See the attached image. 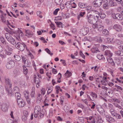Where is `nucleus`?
Wrapping results in <instances>:
<instances>
[{
	"instance_id": "1",
	"label": "nucleus",
	"mask_w": 123,
	"mask_h": 123,
	"mask_svg": "<svg viewBox=\"0 0 123 123\" xmlns=\"http://www.w3.org/2000/svg\"><path fill=\"white\" fill-rule=\"evenodd\" d=\"M87 17L88 18V22L92 24H94L97 22V20L95 18V15H92V14H90V13H88L87 14Z\"/></svg>"
},
{
	"instance_id": "2",
	"label": "nucleus",
	"mask_w": 123,
	"mask_h": 123,
	"mask_svg": "<svg viewBox=\"0 0 123 123\" xmlns=\"http://www.w3.org/2000/svg\"><path fill=\"white\" fill-rule=\"evenodd\" d=\"M25 44L24 43H21L20 42H18L15 45V47L21 51H23L25 48Z\"/></svg>"
},
{
	"instance_id": "3",
	"label": "nucleus",
	"mask_w": 123,
	"mask_h": 123,
	"mask_svg": "<svg viewBox=\"0 0 123 123\" xmlns=\"http://www.w3.org/2000/svg\"><path fill=\"white\" fill-rule=\"evenodd\" d=\"M15 65V63L13 60H11L8 62L6 65V68L11 69Z\"/></svg>"
},
{
	"instance_id": "4",
	"label": "nucleus",
	"mask_w": 123,
	"mask_h": 123,
	"mask_svg": "<svg viewBox=\"0 0 123 123\" xmlns=\"http://www.w3.org/2000/svg\"><path fill=\"white\" fill-rule=\"evenodd\" d=\"M17 101L18 105L19 107H23L25 105V102L22 98L18 99V100H17Z\"/></svg>"
},
{
	"instance_id": "5",
	"label": "nucleus",
	"mask_w": 123,
	"mask_h": 123,
	"mask_svg": "<svg viewBox=\"0 0 123 123\" xmlns=\"http://www.w3.org/2000/svg\"><path fill=\"white\" fill-rule=\"evenodd\" d=\"M102 0H95L94 2V4L96 7H99L101 5L102 2Z\"/></svg>"
},
{
	"instance_id": "6",
	"label": "nucleus",
	"mask_w": 123,
	"mask_h": 123,
	"mask_svg": "<svg viewBox=\"0 0 123 123\" xmlns=\"http://www.w3.org/2000/svg\"><path fill=\"white\" fill-rule=\"evenodd\" d=\"M96 108L98 111L100 113L101 115H105L104 110L102 107L100 106V107H98L97 106V105Z\"/></svg>"
},
{
	"instance_id": "7",
	"label": "nucleus",
	"mask_w": 123,
	"mask_h": 123,
	"mask_svg": "<svg viewBox=\"0 0 123 123\" xmlns=\"http://www.w3.org/2000/svg\"><path fill=\"white\" fill-rule=\"evenodd\" d=\"M113 28L118 31H120L122 30L121 27L118 24L115 25L113 26Z\"/></svg>"
},
{
	"instance_id": "8",
	"label": "nucleus",
	"mask_w": 123,
	"mask_h": 123,
	"mask_svg": "<svg viewBox=\"0 0 123 123\" xmlns=\"http://www.w3.org/2000/svg\"><path fill=\"white\" fill-rule=\"evenodd\" d=\"M7 40L13 45H14L15 44H16V41L11 36L10 37V38Z\"/></svg>"
},
{
	"instance_id": "9",
	"label": "nucleus",
	"mask_w": 123,
	"mask_h": 123,
	"mask_svg": "<svg viewBox=\"0 0 123 123\" xmlns=\"http://www.w3.org/2000/svg\"><path fill=\"white\" fill-rule=\"evenodd\" d=\"M5 81L6 84L7 85H8L9 87L11 88L12 86V85L9 79L8 78L5 77Z\"/></svg>"
},
{
	"instance_id": "10",
	"label": "nucleus",
	"mask_w": 123,
	"mask_h": 123,
	"mask_svg": "<svg viewBox=\"0 0 123 123\" xmlns=\"http://www.w3.org/2000/svg\"><path fill=\"white\" fill-rule=\"evenodd\" d=\"M40 113V111H38L37 109H36L35 108L34 112V117L36 118L37 117Z\"/></svg>"
},
{
	"instance_id": "11",
	"label": "nucleus",
	"mask_w": 123,
	"mask_h": 123,
	"mask_svg": "<svg viewBox=\"0 0 123 123\" xmlns=\"http://www.w3.org/2000/svg\"><path fill=\"white\" fill-rule=\"evenodd\" d=\"M8 106H7L6 104H4L2 106V110L4 111H6L8 110Z\"/></svg>"
},
{
	"instance_id": "12",
	"label": "nucleus",
	"mask_w": 123,
	"mask_h": 123,
	"mask_svg": "<svg viewBox=\"0 0 123 123\" xmlns=\"http://www.w3.org/2000/svg\"><path fill=\"white\" fill-rule=\"evenodd\" d=\"M105 55L111 57L112 55V53L109 50H106L105 52Z\"/></svg>"
},
{
	"instance_id": "13",
	"label": "nucleus",
	"mask_w": 123,
	"mask_h": 123,
	"mask_svg": "<svg viewBox=\"0 0 123 123\" xmlns=\"http://www.w3.org/2000/svg\"><path fill=\"white\" fill-rule=\"evenodd\" d=\"M78 5L80 8H85L87 5L86 4H84L81 2H80L79 3Z\"/></svg>"
},
{
	"instance_id": "14",
	"label": "nucleus",
	"mask_w": 123,
	"mask_h": 123,
	"mask_svg": "<svg viewBox=\"0 0 123 123\" xmlns=\"http://www.w3.org/2000/svg\"><path fill=\"white\" fill-rule=\"evenodd\" d=\"M19 91V89L17 86H15L13 89V92H12V96H13V93H15L18 92Z\"/></svg>"
},
{
	"instance_id": "15",
	"label": "nucleus",
	"mask_w": 123,
	"mask_h": 123,
	"mask_svg": "<svg viewBox=\"0 0 123 123\" xmlns=\"http://www.w3.org/2000/svg\"><path fill=\"white\" fill-rule=\"evenodd\" d=\"M34 82L36 84H37L39 86V84L40 82V80L38 78H36V77H34Z\"/></svg>"
},
{
	"instance_id": "16",
	"label": "nucleus",
	"mask_w": 123,
	"mask_h": 123,
	"mask_svg": "<svg viewBox=\"0 0 123 123\" xmlns=\"http://www.w3.org/2000/svg\"><path fill=\"white\" fill-rule=\"evenodd\" d=\"M115 54L118 55L122 56L123 55V52L122 51L119 50L115 52Z\"/></svg>"
},
{
	"instance_id": "17",
	"label": "nucleus",
	"mask_w": 123,
	"mask_h": 123,
	"mask_svg": "<svg viewBox=\"0 0 123 123\" xmlns=\"http://www.w3.org/2000/svg\"><path fill=\"white\" fill-rule=\"evenodd\" d=\"M95 40L97 42L100 43L102 42L103 38L100 37H96L95 39Z\"/></svg>"
},
{
	"instance_id": "18",
	"label": "nucleus",
	"mask_w": 123,
	"mask_h": 123,
	"mask_svg": "<svg viewBox=\"0 0 123 123\" xmlns=\"http://www.w3.org/2000/svg\"><path fill=\"white\" fill-rule=\"evenodd\" d=\"M0 40L2 43L4 44L5 45V46L7 44H8V43H6L5 41L4 38L2 37H1L0 38Z\"/></svg>"
},
{
	"instance_id": "19",
	"label": "nucleus",
	"mask_w": 123,
	"mask_h": 123,
	"mask_svg": "<svg viewBox=\"0 0 123 123\" xmlns=\"http://www.w3.org/2000/svg\"><path fill=\"white\" fill-rule=\"evenodd\" d=\"M21 96L20 94L18 92L15 93V97L17 98V100H18L21 98H20Z\"/></svg>"
},
{
	"instance_id": "20",
	"label": "nucleus",
	"mask_w": 123,
	"mask_h": 123,
	"mask_svg": "<svg viewBox=\"0 0 123 123\" xmlns=\"http://www.w3.org/2000/svg\"><path fill=\"white\" fill-rule=\"evenodd\" d=\"M100 17L101 19H104L106 17L105 14L104 13L100 12L99 13Z\"/></svg>"
},
{
	"instance_id": "21",
	"label": "nucleus",
	"mask_w": 123,
	"mask_h": 123,
	"mask_svg": "<svg viewBox=\"0 0 123 123\" xmlns=\"http://www.w3.org/2000/svg\"><path fill=\"white\" fill-rule=\"evenodd\" d=\"M23 72L24 74H27L28 70L27 68H26L25 66L24 65L23 66Z\"/></svg>"
},
{
	"instance_id": "22",
	"label": "nucleus",
	"mask_w": 123,
	"mask_h": 123,
	"mask_svg": "<svg viewBox=\"0 0 123 123\" xmlns=\"http://www.w3.org/2000/svg\"><path fill=\"white\" fill-rule=\"evenodd\" d=\"M97 58L99 60H104L105 59V58H104V56L102 55H97Z\"/></svg>"
},
{
	"instance_id": "23",
	"label": "nucleus",
	"mask_w": 123,
	"mask_h": 123,
	"mask_svg": "<svg viewBox=\"0 0 123 123\" xmlns=\"http://www.w3.org/2000/svg\"><path fill=\"white\" fill-rule=\"evenodd\" d=\"M25 33L26 34L29 35H32L33 34L32 32L28 30H25Z\"/></svg>"
},
{
	"instance_id": "24",
	"label": "nucleus",
	"mask_w": 123,
	"mask_h": 123,
	"mask_svg": "<svg viewBox=\"0 0 123 123\" xmlns=\"http://www.w3.org/2000/svg\"><path fill=\"white\" fill-rule=\"evenodd\" d=\"M116 19L119 20H121L122 19V17L120 14L117 13L116 14Z\"/></svg>"
},
{
	"instance_id": "25",
	"label": "nucleus",
	"mask_w": 123,
	"mask_h": 123,
	"mask_svg": "<svg viewBox=\"0 0 123 123\" xmlns=\"http://www.w3.org/2000/svg\"><path fill=\"white\" fill-rule=\"evenodd\" d=\"M87 29L86 28H83L82 30L83 32V34L84 35H85L87 34L88 33V31H87Z\"/></svg>"
},
{
	"instance_id": "26",
	"label": "nucleus",
	"mask_w": 123,
	"mask_h": 123,
	"mask_svg": "<svg viewBox=\"0 0 123 123\" xmlns=\"http://www.w3.org/2000/svg\"><path fill=\"white\" fill-rule=\"evenodd\" d=\"M64 75H65L67 76L70 77L71 76L72 73L68 70H67L65 74Z\"/></svg>"
},
{
	"instance_id": "27",
	"label": "nucleus",
	"mask_w": 123,
	"mask_h": 123,
	"mask_svg": "<svg viewBox=\"0 0 123 123\" xmlns=\"http://www.w3.org/2000/svg\"><path fill=\"white\" fill-rule=\"evenodd\" d=\"M55 23L56 24L57 27H60L61 26L62 24V22L59 21H55Z\"/></svg>"
},
{
	"instance_id": "28",
	"label": "nucleus",
	"mask_w": 123,
	"mask_h": 123,
	"mask_svg": "<svg viewBox=\"0 0 123 123\" xmlns=\"http://www.w3.org/2000/svg\"><path fill=\"white\" fill-rule=\"evenodd\" d=\"M14 57L15 59L18 61H19L21 59V57L18 55H14Z\"/></svg>"
},
{
	"instance_id": "29",
	"label": "nucleus",
	"mask_w": 123,
	"mask_h": 123,
	"mask_svg": "<svg viewBox=\"0 0 123 123\" xmlns=\"http://www.w3.org/2000/svg\"><path fill=\"white\" fill-rule=\"evenodd\" d=\"M28 116V115L27 114L26 115H23L22 117V120L23 121H25L26 120Z\"/></svg>"
},
{
	"instance_id": "30",
	"label": "nucleus",
	"mask_w": 123,
	"mask_h": 123,
	"mask_svg": "<svg viewBox=\"0 0 123 123\" xmlns=\"http://www.w3.org/2000/svg\"><path fill=\"white\" fill-rule=\"evenodd\" d=\"M8 93V95L9 97L11 98L12 97H13L12 94V91L9 89V90L7 92Z\"/></svg>"
},
{
	"instance_id": "31",
	"label": "nucleus",
	"mask_w": 123,
	"mask_h": 123,
	"mask_svg": "<svg viewBox=\"0 0 123 123\" xmlns=\"http://www.w3.org/2000/svg\"><path fill=\"white\" fill-rule=\"evenodd\" d=\"M103 34L105 35H107L109 34V31L106 29L104 30L102 32Z\"/></svg>"
},
{
	"instance_id": "32",
	"label": "nucleus",
	"mask_w": 123,
	"mask_h": 123,
	"mask_svg": "<svg viewBox=\"0 0 123 123\" xmlns=\"http://www.w3.org/2000/svg\"><path fill=\"white\" fill-rule=\"evenodd\" d=\"M114 116H115L116 118L118 119H120L121 118V117L120 115L118 113H116L115 114V115H114Z\"/></svg>"
},
{
	"instance_id": "33",
	"label": "nucleus",
	"mask_w": 123,
	"mask_h": 123,
	"mask_svg": "<svg viewBox=\"0 0 123 123\" xmlns=\"http://www.w3.org/2000/svg\"><path fill=\"white\" fill-rule=\"evenodd\" d=\"M45 50L51 56L52 55H53V53H51L50 50L48 48H47L45 49Z\"/></svg>"
},
{
	"instance_id": "34",
	"label": "nucleus",
	"mask_w": 123,
	"mask_h": 123,
	"mask_svg": "<svg viewBox=\"0 0 123 123\" xmlns=\"http://www.w3.org/2000/svg\"><path fill=\"white\" fill-rule=\"evenodd\" d=\"M52 86L49 87L47 92L48 94H49L52 91Z\"/></svg>"
},
{
	"instance_id": "35",
	"label": "nucleus",
	"mask_w": 123,
	"mask_h": 123,
	"mask_svg": "<svg viewBox=\"0 0 123 123\" xmlns=\"http://www.w3.org/2000/svg\"><path fill=\"white\" fill-rule=\"evenodd\" d=\"M5 30L6 31L8 32L9 34L12 35L13 34V32L10 30L8 28H5Z\"/></svg>"
},
{
	"instance_id": "36",
	"label": "nucleus",
	"mask_w": 123,
	"mask_h": 123,
	"mask_svg": "<svg viewBox=\"0 0 123 123\" xmlns=\"http://www.w3.org/2000/svg\"><path fill=\"white\" fill-rule=\"evenodd\" d=\"M106 3L104 4L103 5V7L104 8L106 9H108V3L107 2Z\"/></svg>"
},
{
	"instance_id": "37",
	"label": "nucleus",
	"mask_w": 123,
	"mask_h": 123,
	"mask_svg": "<svg viewBox=\"0 0 123 123\" xmlns=\"http://www.w3.org/2000/svg\"><path fill=\"white\" fill-rule=\"evenodd\" d=\"M62 19V17L60 16L55 17V20L58 21L61 20Z\"/></svg>"
},
{
	"instance_id": "38",
	"label": "nucleus",
	"mask_w": 123,
	"mask_h": 123,
	"mask_svg": "<svg viewBox=\"0 0 123 123\" xmlns=\"http://www.w3.org/2000/svg\"><path fill=\"white\" fill-rule=\"evenodd\" d=\"M87 122L88 123H95V118L93 119L91 121H89V120H87Z\"/></svg>"
},
{
	"instance_id": "39",
	"label": "nucleus",
	"mask_w": 123,
	"mask_h": 123,
	"mask_svg": "<svg viewBox=\"0 0 123 123\" xmlns=\"http://www.w3.org/2000/svg\"><path fill=\"white\" fill-rule=\"evenodd\" d=\"M108 2L111 5V6L112 7L115 6L116 5V4H114L112 1H109V2Z\"/></svg>"
},
{
	"instance_id": "40",
	"label": "nucleus",
	"mask_w": 123,
	"mask_h": 123,
	"mask_svg": "<svg viewBox=\"0 0 123 123\" xmlns=\"http://www.w3.org/2000/svg\"><path fill=\"white\" fill-rule=\"evenodd\" d=\"M93 50H94L93 51H94V53H96L97 52H99L98 48L97 47L94 48L93 49Z\"/></svg>"
},
{
	"instance_id": "41",
	"label": "nucleus",
	"mask_w": 123,
	"mask_h": 123,
	"mask_svg": "<svg viewBox=\"0 0 123 123\" xmlns=\"http://www.w3.org/2000/svg\"><path fill=\"white\" fill-rule=\"evenodd\" d=\"M92 12H93L94 13V14H99V13L98 11H95L94 10H92L91 11H90L89 12H88L90 13H92Z\"/></svg>"
},
{
	"instance_id": "42",
	"label": "nucleus",
	"mask_w": 123,
	"mask_h": 123,
	"mask_svg": "<svg viewBox=\"0 0 123 123\" xmlns=\"http://www.w3.org/2000/svg\"><path fill=\"white\" fill-rule=\"evenodd\" d=\"M86 9L88 11H90L92 10H91V8H92V7L91 6H87L86 7H85Z\"/></svg>"
},
{
	"instance_id": "43",
	"label": "nucleus",
	"mask_w": 123,
	"mask_h": 123,
	"mask_svg": "<svg viewBox=\"0 0 123 123\" xmlns=\"http://www.w3.org/2000/svg\"><path fill=\"white\" fill-rule=\"evenodd\" d=\"M35 92L34 90H33L31 92V95L32 97H35Z\"/></svg>"
},
{
	"instance_id": "44",
	"label": "nucleus",
	"mask_w": 123,
	"mask_h": 123,
	"mask_svg": "<svg viewBox=\"0 0 123 123\" xmlns=\"http://www.w3.org/2000/svg\"><path fill=\"white\" fill-rule=\"evenodd\" d=\"M80 55L84 59H85V55L81 51H80Z\"/></svg>"
},
{
	"instance_id": "45",
	"label": "nucleus",
	"mask_w": 123,
	"mask_h": 123,
	"mask_svg": "<svg viewBox=\"0 0 123 123\" xmlns=\"http://www.w3.org/2000/svg\"><path fill=\"white\" fill-rule=\"evenodd\" d=\"M114 105L116 107H117L120 109H122L120 105H119L118 104L115 103L114 104Z\"/></svg>"
},
{
	"instance_id": "46",
	"label": "nucleus",
	"mask_w": 123,
	"mask_h": 123,
	"mask_svg": "<svg viewBox=\"0 0 123 123\" xmlns=\"http://www.w3.org/2000/svg\"><path fill=\"white\" fill-rule=\"evenodd\" d=\"M60 10V9L57 8L56 9L55 11L54 12L53 14L55 15H56L57 13Z\"/></svg>"
},
{
	"instance_id": "47",
	"label": "nucleus",
	"mask_w": 123,
	"mask_h": 123,
	"mask_svg": "<svg viewBox=\"0 0 123 123\" xmlns=\"http://www.w3.org/2000/svg\"><path fill=\"white\" fill-rule=\"evenodd\" d=\"M112 40V39L110 38H107V41L108 42V43H113Z\"/></svg>"
},
{
	"instance_id": "48",
	"label": "nucleus",
	"mask_w": 123,
	"mask_h": 123,
	"mask_svg": "<svg viewBox=\"0 0 123 123\" xmlns=\"http://www.w3.org/2000/svg\"><path fill=\"white\" fill-rule=\"evenodd\" d=\"M5 47L7 48V49H8V50L10 51H11L12 50V49L10 47H9L8 46V45L7 44L5 46Z\"/></svg>"
},
{
	"instance_id": "49",
	"label": "nucleus",
	"mask_w": 123,
	"mask_h": 123,
	"mask_svg": "<svg viewBox=\"0 0 123 123\" xmlns=\"http://www.w3.org/2000/svg\"><path fill=\"white\" fill-rule=\"evenodd\" d=\"M4 90V89L3 87L1 86H0V92L3 93V92Z\"/></svg>"
},
{
	"instance_id": "50",
	"label": "nucleus",
	"mask_w": 123,
	"mask_h": 123,
	"mask_svg": "<svg viewBox=\"0 0 123 123\" xmlns=\"http://www.w3.org/2000/svg\"><path fill=\"white\" fill-rule=\"evenodd\" d=\"M119 49L121 51H122L123 52V45H120L118 47Z\"/></svg>"
},
{
	"instance_id": "51",
	"label": "nucleus",
	"mask_w": 123,
	"mask_h": 123,
	"mask_svg": "<svg viewBox=\"0 0 123 123\" xmlns=\"http://www.w3.org/2000/svg\"><path fill=\"white\" fill-rule=\"evenodd\" d=\"M55 2L57 5H59L61 3L60 0H55Z\"/></svg>"
},
{
	"instance_id": "52",
	"label": "nucleus",
	"mask_w": 123,
	"mask_h": 123,
	"mask_svg": "<svg viewBox=\"0 0 123 123\" xmlns=\"http://www.w3.org/2000/svg\"><path fill=\"white\" fill-rule=\"evenodd\" d=\"M39 116L38 117V118L40 119L41 118H42L43 117L44 114L41 113L40 111V113L39 114Z\"/></svg>"
},
{
	"instance_id": "53",
	"label": "nucleus",
	"mask_w": 123,
	"mask_h": 123,
	"mask_svg": "<svg viewBox=\"0 0 123 123\" xmlns=\"http://www.w3.org/2000/svg\"><path fill=\"white\" fill-rule=\"evenodd\" d=\"M52 73L53 74H55L57 73V71L56 69L53 68L52 69Z\"/></svg>"
},
{
	"instance_id": "54",
	"label": "nucleus",
	"mask_w": 123,
	"mask_h": 123,
	"mask_svg": "<svg viewBox=\"0 0 123 123\" xmlns=\"http://www.w3.org/2000/svg\"><path fill=\"white\" fill-rule=\"evenodd\" d=\"M26 100L27 102L29 104H31V100L30 99L28 98H26Z\"/></svg>"
},
{
	"instance_id": "55",
	"label": "nucleus",
	"mask_w": 123,
	"mask_h": 123,
	"mask_svg": "<svg viewBox=\"0 0 123 123\" xmlns=\"http://www.w3.org/2000/svg\"><path fill=\"white\" fill-rule=\"evenodd\" d=\"M111 16L113 18L116 19V14H115L114 13H112L111 14Z\"/></svg>"
},
{
	"instance_id": "56",
	"label": "nucleus",
	"mask_w": 123,
	"mask_h": 123,
	"mask_svg": "<svg viewBox=\"0 0 123 123\" xmlns=\"http://www.w3.org/2000/svg\"><path fill=\"white\" fill-rule=\"evenodd\" d=\"M110 121L112 122H114L115 121V119L111 117L109 120L108 121L109 122H110Z\"/></svg>"
},
{
	"instance_id": "57",
	"label": "nucleus",
	"mask_w": 123,
	"mask_h": 123,
	"mask_svg": "<svg viewBox=\"0 0 123 123\" xmlns=\"http://www.w3.org/2000/svg\"><path fill=\"white\" fill-rule=\"evenodd\" d=\"M41 95L40 94H39L37 97V99L39 101L41 100L42 99L41 97Z\"/></svg>"
},
{
	"instance_id": "58",
	"label": "nucleus",
	"mask_w": 123,
	"mask_h": 123,
	"mask_svg": "<svg viewBox=\"0 0 123 123\" xmlns=\"http://www.w3.org/2000/svg\"><path fill=\"white\" fill-rule=\"evenodd\" d=\"M0 17L1 18V20L2 21V22H5V19H4L3 18V15H1V16Z\"/></svg>"
},
{
	"instance_id": "59",
	"label": "nucleus",
	"mask_w": 123,
	"mask_h": 123,
	"mask_svg": "<svg viewBox=\"0 0 123 123\" xmlns=\"http://www.w3.org/2000/svg\"><path fill=\"white\" fill-rule=\"evenodd\" d=\"M105 81L104 80H102L101 81L102 84L103 85H106Z\"/></svg>"
},
{
	"instance_id": "60",
	"label": "nucleus",
	"mask_w": 123,
	"mask_h": 123,
	"mask_svg": "<svg viewBox=\"0 0 123 123\" xmlns=\"http://www.w3.org/2000/svg\"><path fill=\"white\" fill-rule=\"evenodd\" d=\"M25 92L26 93L25 94V97L26 99L29 98V97L28 93L27 92Z\"/></svg>"
},
{
	"instance_id": "61",
	"label": "nucleus",
	"mask_w": 123,
	"mask_h": 123,
	"mask_svg": "<svg viewBox=\"0 0 123 123\" xmlns=\"http://www.w3.org/2000/svg\"><path fill=\"white\" fill-rule=\"evenodd\" d=\"M116 63H117V64H119L120 63V61L119 59H117L115 60Z\"/></svg>"
},
{
	"instance_id": "62",
	"label": "nucleus",
	"mask_w": 123,
	"mask_h": 123,
	"mask_svg": "<svg viewBox=\"0 0 123 123\" xmlns=\"http://www.w3.org/2000/svg\"><path fill=\"white\" fill-rule=\"evenodd\" d=\"M41 93L43 95H44L45 94V91L44 89L43 88V89L41 90Z\"/></svg>"
},
{
	"instance_id": "63",
	"label": "nucleus",
	"mask_w": 123,
	"mask_h": 123,
	"mask_svg": "<svg viewBox=\"0 0 123 123\" xmlns=\"http://www.w3.org/2000/svg\"><path fill=\"white\" fill-rule=\"evenodd\" d=\"M57 119L58 120L60 121H62V120L61 117L60 116H58L57 117Z\"/></svg>"
},
{
	"instance_id": "64",
	"label": "nucleus",
	"mask_w": 123,
	"mask_h": 123,
	"mask_svg": "<svg viewBox=\"0 0 123 123\" xmlns=\"http://www.w3.org/2000/svg\"><path fill=\"white\" fill-rule=\"evenodd\" d=\"M13 112L12 111H11L10 114V115L11 116V117L13 119H14V117L13 115Z\"/></svg>"
}]
</instances>
